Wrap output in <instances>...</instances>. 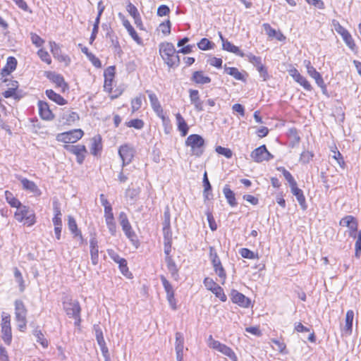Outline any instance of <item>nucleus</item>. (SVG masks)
I'll list each match as a JSON object with an SVG mask.
<instances>
[{
	"instance_id": "50",
	"label": "nucleus",
	"mask_w": 361,
	"mask_h": 361,
	"mask_svg": "<svg viewBox=\"0 0 361 361\" xmlns=\"http://www.w3.org/2000/svg\"><path fill=\"white\" fill-rule=\"evenodd\" d=\"M342 39L350 50L353 51H357V47L350 32L347 35L343 36Z\"/></svg>"
},
{
	"instance_id": "41",
	"label": "nucleus",
	"mask_w": 361,
	"mask_h": 361,
	"mask_svg": "<svg viewBox=\"0 0 361 361\" xmlns=\"http://www.w3.org/2000/svg\"><path fill=\"white\" fill-rule=\"evenodd\" d=\"M130 37L133 39L135 42H136L138 44H142V39L140 37L139 35L135 30V28L132 26L131 24H123Z\"/></svg>"
},
{
	"instance_id": "32",
	"label": "nucleus",
	"mask_w": 361,
	"mask_h": 361,
	"mask_svg": "<svg viewBox=\"0 0 361 361\" xmlns=\"http://www.w3.org/2000/svg\"><path fill=\"white\" fill-rule=\"evenodd\" d=\"M223 192L230 206L233 207L238 204L235 200V193L233 192V190H231L228 185H226L224 186L223 189Z\"/></svg>"
},
{
	"instance_id": "35",
	"label": "nucleus",
	"mask_w": 361,
	"mask_h": 361,
	"mask_svg": "<svg viewBox=\"0 0 361 361\" xmlns=\"http://www.w3.org/2000/svg\"><path fill=\"white\" fill-rule=\"evenodd\" d=\"M203 186H204V192L203 195L205 200L212 199L213 195L212 193V185L209 181L207 178V172H204L203 176Z\"/></svg>"
},
{
	"instance_id": "14",
	"label": "nucleus",
	"mask_w": 361,
	"mask_h": 361,
	"mask_svg": "<svg viewBox=\"0 0 361 361\" xmlns=\"http://www.w3.org/2000/svg\"><path fill=\"white\" fill-rule=\"evenodd\" d=\"M230 296L232 302L241 307L247 308L251 304L250 299L237 290L233 289L231 291Z\"/></svg>"
},
{
	"instance_id": "62",
	"label": "nucleus",
	"mask_w": 361,
	"mask_h": 361,
	"mask_svg": "<svg viewBox=\"0 0 361 361\" xmlns=\"http://www.w3.org/2000/svg\"><path fill=\"white\" fill-rule=\"evenodd\" d=\"M121 272L126 276H128L129 273L128 267L127 265V261L126 259H122L121 262L118 263Z\"/></svg>"
},
{
	"instance_id": "36",
	"label": "nucleus",
	"mask_w": 361,
	"mask_h": 361,
	"mask_svg": "<svg viewBox=\"0 0 361 361\" xmlns=\"http://www.w3.org/2000/svg\"><path fill=\"white\" fill-rule=\"evenodd\" d=\"M62 119L65 121L67 124H71L76 121L79 120V116L78 113L72 111L71 110H66L63 112Z\"/></svg>"
},
{
	"instance_id": "30",
	"label": "nucleus",
	"mask_w": 361,
	"mask_h": 361,
	"mask_svg": "<svg viewBox=\"0 0 361 361\" xmlns=\"http://www.w3.org/2000/svg\"><path fill=\"white\" fill-rule=\"evenodd\" d=\"M16 208L17 210L14 214V217L18 222H23L24 219L30 214L31 210H30L29 207L23 205L22 204L20 206Z\"/></svg>"
},
{
	"instance_id": "15",
	"label": "nucleus",
	"mask_w": 361,
	"mask_h": 361,
	"mask_svg": "<svg viewBox=\"0 0 361 361\" xmlns=\"http://www.w3.org/2000/svg\"><path fill=\"white\" fill-rule=\"evenodd\" d=\"M64 148L73 153L76 156L77 162L80 164H81L84 159H85V155L84 154L86 152V148L84 145H64Z\"/></svg>"
},
{
	"instance_id": "5",
	"label": "nucleus",
	"mask_w": 361,
	"mask_h": 361,
	"mask_svg": "<svg viewBox=\"0 0 361 361\" xmlns=\"http://www.w3.org/2000/svg\"><path fill=\"white\" fill-rule=\"evenodd\" d=\"M245 57L256 68L263 81H267L269 78L267 68L262 63L261 57L256 56L252 53L246 54Z\"/></svg>"
},
{
	"instance_id": "20",
	"label": "nucleus",
	"mask_w": 361,
	"mask_h": 361,
	"mask_svg": "<svg viewBox=\"0 0 361 361\" xmlns=\"http://www.w3.org/2000/svg\"><path fill=\"white\" fill-rule=\"evenodd\" d=\"M220 38L222 42L223 49L228 52L235 54V55L245 57L246 54H244L238 47L235 46L227 39H224L221 34H220Z\"/></svg>"
},
{
	"instance_id": "23",
	"label": "nucleus",
	"mask_w": 361,
	"mask_h": 361,
	"mask_svg": "<svg viewBox=\"0 0 361 361\" xmlns=\"http://www.w3.org/2000/svg\"><path fill=\"white\" fill-rule=\"evenodd\" d=\"M291 192L294 196H295L301 209L302 210H306L307 208V204L306 203L305 197L303 194V192L301 189H300L298 185L294 186L290 188Z\"/></svg>"
},
{
	"instance_id": "43",
	"label": "nucleus",
	"mask_w": 361,
	"mask_h": 361,
	"mask_svg": "<svg viewBox=\"0 0 361 361\" xmlns=\"http://www.w3.org/2000/svg\"><path fill=\"white\" fill-rule=\"evenodd\" d=\"M175 350L178 352L184 350V336L180 332L176 333Z\"/></svg>"
},
{
	"instance_id": "11",
	"label": "nucleus",
	"mask_w": 361,
	"mask_h": 361,
	"mask_svg": "<svg viewBox=\"0 0 361 361\" xmlns=\"http://www.w3.org/2000/svg\"><path fill=\"white\" fill-rule=\"evenodd\" d=\"M135 150L134 147L130 144H124L118 149V154L122 159V166L129 164L134 156Z\"/></svg>"
},
{
	"instance_id": "47",
	"label": "nucleus",
	"mask_w": 361,
	"mask_h": 361,
	"mask_svg": "<svg viewBox=\"0 0 361 361\" xmlns=\"http://www.w3.org/2000/svg\"><path fill=\"white\" fill-rule=\"evenodd\" d=\"M239 253L243 258L250 259L258 258L257 253H255L254 252L251 251L250 250H249L247 248H241L239 250Z\"/></svg>"
},
{
	"instance_id": "44",
	"label": "nucleus",
	"mask_w": 361,
	"mask_h": 361,
	"mask_svg": "<svg viewBox=\"0 0 361 361\" xmlns=\"http://www.w3.org/2000/svg\"><path fill=\"white\" fill-rule=\"evenodd\" d=\"M279 171H282V173L285 178V179L289 183L290 188H292L294 186L297 185V182L291 175V173L287 171L285 168L282 167L279 169Z\"/></svg>"
},
{
	"instance_id": "25",
	"label": "nucleus",
	"mask_w": 361,
	"mask_h": 361,
	"mask_svg": "<svg viewBox=\"0 0 361 361\" xmlns=\"http://www.w3.org/2000/svg\"><path fill=\"white\" fill-rule=\"evenodd\" d=\"M264 27L266 34L269 36V37L271 39L276 38L280 42L285 41L286 37L280 30H276L275 29L272 28L269 24H264Z\"/></svg>"
},
{
	"instance_id": "55",
	"label": "nucleus",
	"mask_w": 361,
	"mask_h": 361,
	"mask_svg": "<svg viewBox=\"0 0 361 361\" xmlns=\"http://www.w3.org/2000/svg\"><path fill=\"white\" fill-rule=\"evenodd\" d=\"M212 292L216 295V297L219 298L222 302L226 301V295H225L223 288L217 285L216 288H214Z\"/></svg>"
},
{
	"instance_id": "3",
	"label": "nucleus",
	"mask_w": 361,
	"mask_h": 361,
	"mask_svg": "<svg viewBox=\"0 0 361 361\" xmlns=\"http://www.w3.org/2000/svg\"><path fill=\"white\" fill-rule=\"evenodd\" d=\"M27 309L22 300L15 301V319L20 331H24L27 326Z\"/></svg>"
},
{
	"instance_id": "4",
	"label": "nucleus",
	"mask_w": 361,
	"mask_h": 361,
	"mask_svg": "<svg viewBox=\"0 0 361 361\" xmlns=\"http://www.w3.org/2000/svg\"><path fill=\"white\" fill-rule=\"evenodd\" d=\"M207 344L209 348H213L227 356L231 360L238 361V357L234 351L226 345L220 343L219 341L214 340L212 335L208 337Z\"/></svg>"
},
{
	"instance_id": "9",
	"label": "nucleus",
	"mask_w": 361,
	"mask_h": 361,
	"mask_svg": "<svg viewBox=\"0 0 361 361\" xmlns=\"http://www.w3.org/2000/svg\"><path fill=\"white\" fill-rule=\"evenodd\" d=\"M63 307L67 316L73 317L80 314L81 307L80 303L77 300H73L66 296L63 301Z\"/></svg>"
},
{
	"instance_id": "6",
	"label": "nucleus",
	"mask_w": 361,
	"mask_h": 361,
	"mask_svg": "<svg viewBox=\"0 0 361 361\" xmlns=\"http://www.w3.org/2000/svg\"><path fill=\"white\" fill-rule=\"evenodd\" d=\"M209 258L212 262L214 270L219 277L223 280V283L226 279V274L224 269L221 260L213 247H209Z\"/></svg>"
},
{
	"instance_id": "31",
	"label": "nucleus",
	"mask_w": 361,
	"mask_h": 361,
	"mask_svg": "<svg viewBox=\"0 0 361 361\" xmlns=\"http://www.w3.org/2000/svg\"><path fill=\"white\" fill-rule=\"evenodd\" d=\"M102 149V137L100 135L94 136L92 139V145L90 147L91 153L97 156L100 154Z\"/></svg>"
},
{
	"instance_id": "21",
	"label": "nucleus",
	"mask_w": 361,
	"mask_h": 361,
	"mask_svg": "<svg viewBox=\"0 0 361 361\" xmlns=\"http://www.w3.org/2000/svg\"><path fill=\"white\" fill-rule=\"evenodd\" d=\"M90 257L92 264L99 263V246L97 238L93 236L90 240Z\"/></svg>"
},
{
	"instance_id": "28",
	"label": "nucleus",
	"mask_w": 361,
	"mask_h": 361,
	"mask_svg": "<svg viewBox=\"0 0 361 361\" xmlns=\"http://www.w3.org/2000/svg\"><path fill=\"white\" fill-rule=\"evenodd\" d=\"M353 318L354 312L351 310H348L345 315V325L343 329L345 336H350L352 334Z\"/></svg>"
},
{
	"instance_id": "37",
	"label": "nucleus",
	"mask_w": 361,
	"mask_h": 361,
	"mask_svg": "<svg viewBox=\"0 0 361 361\" xmlns=\"http://www.w3.org/2000/svg\"><path fill=\"white\" fill-rule=\"evenodd\" d=\"M20 183L23 189L29 190L33 193H37L39 191L37 185L33 182L25 178L20 179Z\"/></svg>"
},
{
	"instance_id": "63",
	"label": "nucleus",
	"mask_w": 361,
	"mask_h": 361,
	"mask_svg": "<svg viewBox=\"0 0 361 361\" xmlns=\"http://www.w3.org/2000/svg\"><path fill=\"white\" fill-rule=\"evenodd\" d=\"M203 283L206 288L209 290H212L214 288L217 286V283L212 279L209 277H206L204 279Z\"/></svg>"
},
{
	"instance_id": "58",
	"label": "nucleus",
	"mask_w": 361,
	"mask_h": 361,
	"mask_svg": "<svg viewBox=\"0 0 361 361\" xmlns=\"http://www.w3.org/2000/svg\"><path fill=\"white\" fill-rule=\"evenodd\" d=\"M35 335L37 337V341L44 348L48 346V341L44 338V334L42 333L40 330H36L35 332Z\"/></svg>"
},
{
	"instance_id": "45",
	"label": "nucleus",
	"mask_w": 361,
	"mask_h": 361,
	"mask_svg": "<svg viewBox=\"0 0 361 361\" xmlns=\"http://www.w3.org/2000/svg\"><path fill=\"white\" fill-rule=\"evenodd\" d=\"M14 277L16 279V282L19 285L20 292L24 291L25 288V282L22 274L18 268L14 269Z\"/></svg>"
},
{
	"instance_id": "1",
	"label": "nucleus",
	"mask_w": 361,
	"mask_h": 361,
	"mask_svg": "<svg viewBox=\"0 0 361 361\" xmlns=\"http://www.w3.org/2000/svg\"><path fill=\"white\" fill-rule=\"evenodd\" d=\"M159 53L168 66L174 67L179 65L180 59L172 43L165 42L160 44Z\"/></svg>"
},
{
	"instance_id": "56",
	"label": "nucleus",
	"mask_w": 361,
	"mask_h": 361,
	"mask_svg": "<svg viewBox=\"0 0 361 361\" xmlns=\"http://www.w3.org/2000/svg\"><path fill=\"white\" fill-rule=\"evenodd\" d=\"M216 152L219 154L224 155L228 159L231 158L233 155V152L230 149L221 146H218L216 148Z\"/></svg>"
},
{
	"instance_id": "10",
	"label": "nucleus",
	"mask_w": 361,
	"mask_h": 361,
	"mask_svg": "<svg viewBox=\"0 0 361 361\" xmlns=\"http://www.w3.org/2000/svg\"><path fill=\"white\" fill-rule=\"evenodd\" d=\"M304 65L307 68L308 75L315 80L317 85L322 89V92L326 94L327 91L326 85H325L321 74L311 65V62L310 61L305 60Z\"/></svg>"
},
{
	"instance_id": "54",
	"label": "nucleus",
	"mask_w": 361,
	"mask_h": 361,
	"mask_svg": "<svg viewBox=\"0 0 361 361\" xmlns=\"http://www.w3.org/2000/svg\"><path fill=\"white\" fill-rule=\"evenodd\" d=\"M126 9L129 14L133 16V19L135 20V23H137V20L140 16L137 8L131 3H129L126 6Z\"/></svg>"
},
{
	"instance_id": "64",
	"label": "nucleus",
	"mask_w": 361,
	"mask_h": 361,
	"mask_svg": "<svg viewBox=\"0 0 361 361\" xmlns=\"http://www.w3.org/2000/svg\"><path fill=\"white\" fill-rule=\"evenodd\" d=\"M16 66H17V60L16 59V58L13 57V56H9L8 59H7V62H6V68L9 69L10 71H13L16 68Z\"/></svg>"
},
{
	"instance_id": "13",
	"label": "nucleus",
	"mask_w": 361,
	"mask_h": 361,
	"mask_svg": "<svg viewBox=\"0 0 361 361\" xmlns=\"http://www.w3.org/2000/svg\"><path fill=\"white\" fill-rule=\"evenodd\" d=\"M146 92L148 94V97L149 99V102L152 106V109L156 113L158 117H159L162 121L164 123L168 121V118L164 114L163 109L160 104V102L157 97V95L150 90H146Z\"/></svg>"
},
{
	"instance_id": "51",
	"label": "nucleus",
	"mask_w": 361,
	"mask_h": 361,
	"mask_svg": "<svg viewBox=\"0 0 361 361\" xmlns=\"http://www.w3.org/2000/svg\"><path fill=\"white\" fill-rule=\"evenodd\" d=\"M356 241L355 244V256L359 259L361 256V230L358 231L357 235L356 236Z\"/></svg>"
},
{
	"instance_id": "17",
	"label": "nucleus",
	"mask_w": 361,
	"mask_h": 361,
	"mask_svg": "<svg viewBox=\"0 0 361 361\" xmlns=\"http://www.w3.org/2000/svg\"><path fill=\"white\" fill-rule=\"evenodd\" d=\"M45 76L51 82L55 83L57 87L62 88L63 91L68 88V85L64 80L63 77L59 73L53 71L45 72Z\"/></svg>"
},
{
	"instance_id": "57",
	"label": "nucleus",
	"mask_w": 361,
	"mask_h": 361,
	"mask_svg": "<svg viewBox=\"0 0 361 361\" xmlns=\"http://www.w3.org/2000/svg\"><path fill=\"white\" fill-rule=\"evenodd\" d=\"M197 47L201 50H209L212 49V42L207 38H202L197 43Z\"/></svg>"
},
{
	"instance_id": "46",
	"label": "nucleus",
	"mask_w": 361,
	"mask_h": 361,
	"mask_svg": "<svg viewBox=\"0 0 361 361\" xmlns=\"http://www.w3.org/2000/svg\"><path fill=\"white\" fill-rule=\"evenodd\" d=\"M6 200L12 207H18L20 206V202L13 197V194L8 191L5 192Z\"/></svg>"
},
{
	"instance_id": "59",
	"label": "nucleus",
	"mask_w": 361,
	"mask_h": 361,
	"mask_svg": "<svg viewBox=\"0 0 361 361\" xmlns=\"http://www.w3.org/2000/svg\"><path fill=\"white\" fill-rule=\"evenodd\" d=\"M37 55L42 61H44L47 64H50L51 63V59L50 57V55L47 51L44 49H39L37 51Z\"/></svg>"
},
{
	"instance_id": "16",
	"label": "nucleus",
	"mask_w": 361,
	"mask_h": 361,
	"mask_svg": "<svg viewBox=\"0 0 361 361\" xmlns=\"http://www.w3.org/2000/svg\"><path fill=\"white\" fill-rule=\"evenodd\" d=\"M289 75L293 78V80L299 83L305 90L311 91L312 87L307 80L302 76L298 71L293 68L288 71Z\"/></svg>"
},
{
	"instance_id": "29",
	"label": "nucleus",
	"mask_w": 361,
	"mask_h": 361,
	"mask_svg": "<svg viewBox=\"0 0 361 361\" xmlns=\"http://www.w3.org/2000/svg\"><path fill=\"white\" fill-rule=\"evenodd\" d=\"M68 226L71 232L73 234L74 237H78L81 242L83 241V238L81 231L78 228V226L75 219L68 216Z\"/></svg>"
},
{
	"instance_id": "61",
	"label": "nucleus",
	"mask_w": 361,
	"mask_h": 361,
	"mask_svg": "<svg viewBox=\"0 0 361 361\" xmlns=\"http://www.w3.org/2000/svg\"><path fill=\"white\" fill-rule=\"evenodd\" d=\"M207 219L209 223V228L212 231H216L217 228L216 224L215 222V220L214 219V216L209 211H207L206 212Z\"/></svg>"
},
{
	"instance_id": "24",
	"label": "nucleus",
	"mask_w": 361,
	"mask_h": 361,
	"mask_svg": "<svg viewBox=\"0 0 361 361\" xmlns=\"http://www.w3.org/2000/svg\"><path fill=\"white\" fill-rule=\"evenodd\" d=\"M115 68L114 66H109L104 72V89L108 91L112 90V82L114 78Z\"/></svg>"
},
{
	"instance_id": "38",
	"label": "nucleus",
	"mask_w": 361,
	"mask_h": 361,
	"mask_svg": "<svg viewBox=\"0 0 361 361\" xmlns=\"http://www.w3.org/2000/svg\"><path fill=\"white\" fill-rule=\"evenodd\" d=\"M224 71L227 74L233 76L235 80L244 81L245 77L244 75L240 73L237 68L235 67H227L224 66Z\"/></svg>"
},
{
	"instance_id": "34",
	"label": "nucleus",
	"mask_w": 361,
	"mask_h": 361,
	"mask_svg": "<svg viewBox=\"0 0 361 361\" xmlns=\"http://www.w3.org/2000/svg\"><path fill=\"white\" fill-rule=\"evenodd\" d=\"M46 95L49 99L56 102L59 105H64L67 103V101L62 96L56 93L52 90H47Z\"/></svg>"
},
{
	"instance_id": "60",
	"label": "nucleus",
	"mask_w": 361,
	"mask_h": 361,
	"mask_svg": "<svg viewBox=\"0 0 361 361\" xmlns=\"http://www.w3.org/2000/svg\"><path fill=\"white\" fill-rule=\"evenodd\" d=\"M105 221L110 233L112 235H115L116 233V224L114 218L106 219Z\"/></svg>"
},
{
	"instance_id": "42",
	"label": "nucleus",
	"mask_w": 361,
	"mask_h": 361,
	"mask_svg": "<svg viewBox=\"0 0 361 361\" xmlns=\"http://www.w3.org/2000/svg\"><path fill=\"white\" fill-rule=\"evenodd\" d=\"M145 96L142 94H139L136 97L132 99L131 101V109L132 112L134 113L139 110L142 104V100L145 99Z\"/></svg>"
},
{
	"instance_id": "39",
	"label": "nucleus",
	"mask_w": 361,
	"mask_h": 361,
	"mask_svg": "<svg viewBox=\"0 0 361 361\" xmlns=\"http://www.w3.org/2000/svg\"><path fill=\"white\" fill-rule=\"evenodd\" d=\"M165 261L168 270L171 274L172 276L176 279L178 276V269L176 264L171 256H166Z\"/></svg>"
},
{
	"instance_id": "18",
	"label": "nucleus",
	"mask_w": 361,
	"mask_h": 361,
	"mask_svg": "<svg viewBox=\"0 0 361 361\" xmlns=\"http://www.w3.org/2000/svg\"><path fill=\"white\" fill-rule=\"evenodd\" d=\"M39 114L42 119L46 121H51L54 118V114L49 109L48 104L43 101L38 102Z\"/></svg>"
},
{
	"instance_id": "8",
	"label": "nucleus",
	"mask_w": 361,
	"mask_h": 361,
	"mask_svg": "<svg viewBox=\"0 0 361 361\" xmlns=\"http://www.w3.org/2000/svg\"><path fill=\"white\" fill-rule=\"evenodd\" d=\"M1 317V337L6 345H10L12 341L11 317L6 312H3Z\"/></svg>"
},
{
	"instance_id": "7",
	"label": "nucleus",
	"mask_w": 361,
	"mask_h": 361,
	"mask_svg": "<svg viewBox=\"0 0 361 361\" xmlns=\"http://www.w3.org/2000/svg\"><path fill=\"white\" fill-rule=\"evenodd\" d=\"M83 131L81 129L59 133L56 135V140L64 143H74L83 136Z\"/></svg>"
},
{
	"instance_id": "49",
	"label": "nucleus",
	"mask_w": 361,
	"mask_h": 361,
	"mask_svg": "<svg viewBox=\"0 0 361 361\" xmlns=\"http://www.w3.org/2000/svg\"><path fill=\"white\" fill-rule=\"evenodd\" d=\"M357 221V219L354 216L348 215L341 219L339 224L342 226H346L349 228L353 225V224Z\"/></svg>"
},
{
	"instance_id": "40",
	"label": "nucleus",
	"mask_w": 361,
	"mask_h": 361,
	"mask_svg": "<svg viewBox=\"0 0 361 361\" xmlns=\"http://www.w3.org/2000/svg\"><path fill=\"white\" fill-rule=\"evenodd\" d=\"M163 231L164 235L169 233L171 227V214L169 207H166L164 213Z\"/></svg>"
},
{
	"instance_id": "53",
	"label": "nucleus",
	"mask_w": 361,
	"mask_h": 361,
	"mask_svg": "<svg viewBox=\"0 0 361 361\" xmlns=\"http://www.w3.org/2000/svg\"><path fill=\"white\" fill-rule=\"evenodd\" d=\"M126 126L130 128H134L135 129H142L144 126V122L142 120L139 118L132 119L128 123H126Z\"/></svg>"
},
{
	"instance_id": "26",
	"label": "nucleus",
	"mask_w": 361,
	"mask_h": 361,
	"mask_svg": "<svg viewBox=\"0 0 361 361\" xmlns=\"http://www.w3.org/2000/svg\"><path fill=\"white\" fill-rule=\"evenodd\" d=\"M191 80L198 85H204L211 82V78L204 74L202 71H197L192 73Z\"/></svg>"
},
{
	"instance_id": "27",
	"label": "nucleus",
	"mask_w": 361,
	"mask_h": 361,
	"mask_svg": "<svg viewBox=\"0 0 361 361\" xmlns=\"http://www.w3.org/2000/svg\"><path fill=\"white\" fill-rule=\"evenodd\" d=\"M175 116L178 130L180 132L181 136L185 137L188 133L189 127L180 113H177Z\"/></svg>"
},
{
	"instance_id": "19",
	"label": "nucleus",
	"mask_w": 361,
	"mask_h": 361,
	"mask_svg": "<svg viewBox=\"0 0 361 361\" xmlns=\"http://www.w3.org/2000/svg\"><path fill=\"white\" fill-rule=\"evenodd\" d=\"M121 226L126 237L130 240V241L132 243L133 245L137 247L139 245V241L137 240V235L133 230L130 222H126L124 224H121Z\"/></svg>"
},
{
	"instance_id": "2",
	"label": "nucleus",
	"mask_w": 361,
	"mask_h": 361,
	"mask_svg": "<svg viewBox=\"0 0 361 361\" xmlns=\"http://www.w3.org/2000/svg\"><path fill=\"white\" fill-rule=\"evenodd\" d=\"M185 145L190 147L192 154L200 157L204 152V140L200 135L192 134L187 137Z\"/></svg>"
},
{
	"instance_id": "22",
	"label": "nucleus",
	"mask_w": 361,
	"mask_h": 361,
	"mask_svg": "<svg viewBox=\"0 0 361 361\" xmlns=\"http://www.w3.org/2000/svg\"><path fill=\"white\" fill-rule=\"evenodd\" d=\"M190 99L191 104L194 106L195 109L197 111H202L203 102L201 101L199 95V92L197 90H190Z\"/></svg>"
},
{
	"instance_id": "12",
	"label": "nucleus",
	"mask_w": 361,
	"mask_h": 361,
	"mask_svg": "<svg viewBox=\"0 0 361 361\" xmlns=\"http://www.w3.org/2000/svg\"><path fill=\"white\" fill-rule=\"evenodd\" d=\"M251 158L257 163L264 161H269L274 158L273 155L267 150L264 145L254 149L251 154Z\"/></svg>"
},
{
	"instance_id": "52",
	"label": "nucleus",
	"mask_w": 361,
	"mask_h": 361,
	"mask_svg": "<svg viewBox=\"0 0 361 361\" xmlns=\"http://www.w3.org/2000/svg\"><path fill=\"white\" fill-rule=\"evenodd\" d=\"M314 157V154L310 151H303L300 157V161L304 164H308Z\"/></svg>"
},
{
	"instance_id": "33",
	"label": "nucleus",
	"mask_w": 361,
	"mask_h": 361,
	"mask_svg": "<svg viewBox=\"0 0 361 361\" xmlns=\"http://www.w3.org/2000/svg\"><path fill=\"white\" fill-rule=\"evenodd\" d=\"M95 336H96L97 343L100 347L102 353H106V351H108L109 349H108L106 342L104 341L102 331L99 327L95 329Z\"/></svg>"
},
{
	"instance_id": "48",
	"label": "nucleus",
	"mask_w": 361,
	"mask_h": 361,
	"mask_svg": "<svg viewBox=\"0 0 361 361\" xmlns=\"http://www.w3.org/2000/svg\"><path fill=\"white\" fill-rule=\"evenodd\" d=\"M161 281L166 293V296L174 294L173 288L169 281L163 275L160 276Z\"/></svg>"
}]
</instances>
